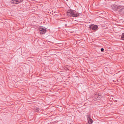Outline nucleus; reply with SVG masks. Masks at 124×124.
Masks as SVG:
<instances>
[{
	"label": "nucleus",
	"instance_id": "1",
	"mask_svg": "<svg viewBox=\"0 0 124 124\" xmlns=\"http://www.w3.org/2000/svg\"><path fill=\"white\" fill-rule=\"evenodd\" d=\"M67 15L69 16L77 17L79 15V13L74 10L70 9L67 12Z\"/></svg>",
	"mask_w": 124,
	"mask_h": 124
},
{
	"label": "nucleus",
	"instance_id": "2",
	"mask_svg": "<svg viewBox=\"0 0 124 124\" xmlns=\"http://www.w3.org/2000/svg\"><path fill=\"white\" fill-rule=\"evenodd\" d=\"M23 0H13L11 2L12 4H16L22 1Z\"/></svg>",
	"mask_w": 124,
	"mask_h": 124
},
{
	"label": "nucleus",
	"instance_id": "3",
	"mask_svg": "<svg viewBox=\"0 0 124 124\" xmlns=\"http://www.w3.org/2000/svg\"><path fill=\"white\" fill-rule=\"evenodd\" d=\"M118 10L119 12H121L124 10V6H119L118 7Z\"/></svg>",
	"mask_w": 124,
	"mask_h": 124
},
{
	"label": "nucleus",
	"instance_id": "4",
	"mask_svg": "<svg viewBox=\"0 0 124 124\" xmlns=\"http://www.w3.org/2000/svg\"><path fill=\"white\" fill-rule=\"evenodd\" d=\"M40 32L41 34H44L46 31V30L42 27L40 28L39 29Z\"/></svg>",
	"mask_w": 124,
	"mask_h": 124
},
{
	"label": "nucleus",
	"instance_id": "5",
	"mask_svg": "<svg viewBox=\"0 0 124 124\" xmlns=\"http://www.w3.org/2000/svg\"><path fill=\"white\" fill-rule=\"evenodd\" d=\"M87 116V119L88 120V124H91L93 123V120L91 118L90 115H88Z\"/></svg>",
	"mask_w": 124,
	"mask_h": 124
},
{
	"label": "nucleus",
	"instance_id": "6",
	"mask_svg": "<svg viewBox=\"0 0 124 124\" xmlns=\"http://www.w3.org/2000/svg\"><path fill=\"white\" fill-rule=\"evenodd\" d=\"M118 6L114 5H112L111 6L112 9L114 10H118Z\"/></svg>",
	"mask_w": 124,
	"mask_h": 124
},
{
	"label": "nucleus",
	"instance_id": "7",
	"mask_svg": "<svg viewBox=\"0 0 124 124\" xmlns=\"http://www.w3.org/2000/svg\"><path fill=\"white\" fill-rule=\"evenodd\" d=\"M98 26L97 25H94L92 27V29L93 30H95L97 29Z\"/></svg>",
	"mask_w": 124,
	"mask_h": 124
},
{
	"label": "nucleus",
	"instance_id": "8",
	"mask_svg": "<svg viewBox=\"0 0 124 124\" xmlns=\"http://www.w3.org/2000/svg\"><path fill=\"white\" fill-rule=\"evenodd\" d=\"M121 38L122 40H124V33H123L121 37Z\"/></svg>",
	"mask_w": 124,
	"mask_h": 124
},
{
	"label": "nucleus",
	"instance_id": "9",
	"mask_svg": "<svg viewBox=\"0 0 124 124\" xmlns=\"http://www.w3.org/2000/svg\"><path fill=\"white\" fill-rule=\"evenodd\" d=\"M39 110V108H37L36 110V112H38Z\"/></svg>",
	"mask_w": 124,
	"mask_h": 124
},
{
	"label": "nucleus",
	"instance_id": "10",
	"mask_svg": "<svg viewBox=\"0 0 124 124\" xmlns=\"http://www.w3.org/2000/svg\"><path fill=\"white\" fill-rule=\"evenodd\" d=\"M104 49L103 48H101V52H103L104 51Z\"/></svg>",
	"mask_w": 124,
	"mask_h": 124
},
{
	"label": "nucleus",
	"instance_id": "11",
	"mask_svg": "<svg viewBox=\"0 0 124 124\" xmlns=\"http://www.w3.org/2000/svg\"><path fill=\"white\" fill-rule=\"evenodd\" d=\"M65 26H67V24H65Z\"/></svg>",
	"mask_w": 124,
	"mask_h": 124
}]
</instances>
